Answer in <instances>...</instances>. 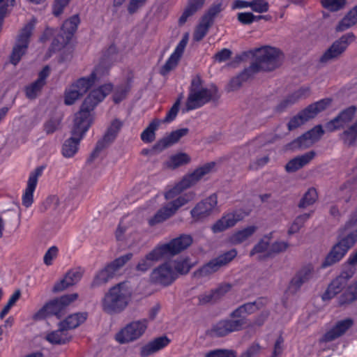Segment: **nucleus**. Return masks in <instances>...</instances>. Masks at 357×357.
<instances>
[{
  "mask_svg": "<svg viewBox=\"0 0 357 357\" xmlns=\"http://www.w3.org/2000/svg\"><path fill=\"white\" fill-rule=\"evenodd\" d=\"M123 125V122L117 119L112 121L102 138L98 141L94 150L87 159V162L92 163L100 152L114 141Z\"/></svg>",
  "mask_w": 357,
  "mask_h": 357,
  "instance_id": "15",
  "label": "nucleus"
},
{
  "mask_svg": "<svg viewBox=\"0 0 357 357\" xmlns=\"http://www.w3.org/2000/svg\"><path fill=\"white\" fill-rule=\"evenodd\" d=\"M353 323V320L349 318L337 322L331 330L324 334L321 341L325 342H331L342 336L352 326Z\"/></svg>",
  "mask_w": 357,
  "mask_h": 357,
  "instance_id": "28",
  "label": "nucleus"
},
{
  "mask_svg": "<svg viewBox=\"0 0 357 357\" xmlns=\"http://www.w3.org/2000/svg\"><path fill=\"white\" fill-rule=\"evenodd\" d=\"M62 115L55 114L48 119L43 125V130L47 135H51L61 127Z\"/></svg>",
  "mask_w": 357,
  "mask_h": 357,
  "instance_id": "46",
  "label": "nucleus"
},
{
  "mask_svg": "<svg viewBox=\"0 0 357 357\" xmlns=\"http://www.w3.org/2000/svg\"><path fill=\"white\" fill-rule=\"evenodd\" d=\"M246 324V319L230 317L215 324L211 329V333L215 337H224L233 332L241 331Z\"/></svg>",
  "mask_w": 357,
  "mask_h": 357,
  "instance_id": "17",
  "label": "nucleus"
},
{
  "mask_svg": "<svg viewBox=\"0 0 357 357\" xmlns=\"http://www.w3.org/2000/svg\"><path fill=\"white\" fill-rule=\"evenodd\" d=\"M78 297V294H71L61 296L47 303L36 314V319H43L47 315H54L60 319L66 312L68 305L75 301Z\"/></svg>",
  "mask_w": 357,
  "mask_h": 357,
  "instance_id": "9",
  "label": "nucleus"
},
{
  "mask_svg": "<svg viewBox=\"0 0 357 357\" xmlns=\"http://www.w3.org/2000/svg\"><path fill=\"white\" fill-rule=\"evenodd\" d=\"M188 41V33H186L179 43L177 45L174 52L166 61L160 70V73L163 75L167 74L169 71L173 70L178 64L184 50Z\"/></svg>",
  "mask_w": 357,
  "mask_h": 357,
  "instance_id": "24",
  "label": "nucleus"
},
{
  "mask_svg": "<svg viewBox=\"0 0 357 357\" xmlns=\"http://www.w3.org/2000/svg\"><path fill=\"white\" fill-rule=\"evenodd\" d=\"M84 274V270L80 267H76L69 270L64 278L57 282L52 288L54 293L62 291L67 288L76 284L81 280Z\"/></svg>",
  "mask_w": 357,
  "mask_h": 357,
  "instance_id": "23",
  "label": "nucleus"
},
{
  "mask_svg": "<svg viewBox=\"0 0 357 357\" xmlns=\"http://www.w3.org/2000/svg\"><path fill=\"white\" fill-rule=\"evenodd\" d=\"M131 89V79H128L124 84L119 85L113 95V100L116 103L122 101Z\"/></svg>",
  "mask_w": 357,
  "mask_h": 357,
  "instance_id": "53",
  "label": "nucleus"
},
{
  "mask_svg": "<svg viewBox=\"0 0 357 357\" xmlns=\"http://www.w3.org/2000/svg\"><path fill=\"white\" fill-rule=\"evenodd\" d=\"M173 268L178 275V274H187L190 271L191 266L189 260L184 259L175 261V265Z\"/></svg>",
  "mask_w": 357,
  "mask_h": 357,
  "instance_id": "62",
  "label": "nucleus"
},
{
  "mask_svg": "<svg viewBox=\"0 0 357 357\" xmlns=\"http://www.w3.org/2000/svg\"><path fill=\"white\" fill-rule=\"evenodd\" d=\"M181 97L178 98L177 100L172 105L171 109L167 112L164 119L160 120V123H170L176 117L179 111V107L181 103Z\"/></svg>",
  "mask_w": 357,
  "mask_h": 357,
  "instance_id": "60",
  "label": "nucleus"
},
{
  "mask_svg": "<svg viewBox=\"0 0 357 357\" xmlns=\"http://www.w3.org/2000/svg\"><path fill=\"white\" fill-rule=\"evenodd\" d=\"M132 292L126 282H120L111 287L102 299V309L109 314H119L128 305Z\"/></svg>",
  "mask_w": 357,
  "mask_h": 357,
  "instance_id": "3",
  "label": "nucleus"
},
{
  "mask_svg": "<svg viewBox=\"0 0 357 357\" xmlns=\"http://www.w3.org/2000/svg\"><path fill=\"white\" fill-rule=\"evenodd\" d=\"M107 69L102 65L96 66L89 77H83L72 84L65 91L64 102L71 105L84 95L93 85L96 81L100 79L107 73Z\"/></svg>",
  "mask_w": 357,
  "mask_h": 357,
  "instance_id": "5",
  "label": "nucleus"
},
{
  "mask_svg": "<svg viewBox=\"0 0 357 357\" xmlns=\"http://www.w3.org/2000/svg\"><path fill=\"white\" fill-rule=\"evenodd\" d=\"M315 278V271L312 264L302 266L289 282L288 291L290 294H296L301 287Z\"/></svg>",
  "mask_w": 357,
  "mask_h": 357,
  "instance_id": "20",
  "label": "nucleus"
},
{
  "mask_svg": "<svg viewBox=\"0 0 357 357\" xmlns=\"http://www.w3.org/2000/svg\"><path fill=\"white\" fill-rule=\"evenodd\" d=\"M22 56V33L17 36V41L9 56V62L13 66L17 65Z\"/></svg>",
  "mask_w": 357,
  "mask_h": 357,
  "instance_id": "47",
  "label": "nucleus"
},
{
  "mask_svg": "<svg viewBox=\"0 0 357 357\" xmlns=\"http://www.w3.org/2000/svg\"><path fill=\"white\" fill-rule=\"evenodd\" d=\"M60 206L59 198L56 195H49L40 206V211L53 215L58 211Z\"/></svg>",
  "mask_w": 357,
  "mask_h": 357,
  "instance_id": "43",
  "label": "nucleus"
},
{
  "mask_svg": "<svg viewBox=\"0 0 357 357\" xmlns=\"http://www.w3.org/2000/svg\"><path fill=\"white\" fill-rule=\"evenodd\" d=\"M356 38V36L352 32L342 35L324 51L320 56L319 62L321 64H326L338 60L344 54L349 45L355 41Z\"/></svg>",
  "mask_w": 357,
  "mask_h": 357,
  "instance_id": "8",
  "label": "nucleus"
},
{
  "mask_svg": "<svg viewBox=\"0 0 357 357\" xmlns=\"http://www.w3.org/2000/svg\"><path fill=\"white\" fill-rule=\"evenodd\" d=\"M38 20L32 17L29 21L24 26V51L28 47L31 37L33 36L34 30Z\"/></svg>",
  "mask_w": 357,
  "mask_h": 357,
  "instance_id": "50",
  "label": "nucleus"
},
{
  "mask_svg": "<svg viewBox=\"0 0 357 357\" xmlns=\"http://www.w3.org/2000/svg\"><path fill=\"white\" fill-rule=\"evenodd\" d=\"M177 278V274L172 264L166 261L152 270L149 275L150 282L156 285L167 287Z\"/></svg>",
  "mask_w": 357,
  "mask_h": 357,
  "instance_id": "16",
  "label": "nucleus"
},
{
  "mask_svg": "<svg viewBox=\"0 0 357 357\" xmlns=\"http://www.w3.org/2000/svg\"><path fill=\"white\" fill-rule=\"evenodd\" d=\"M189 132V129L187 128L178 129L172 132L169 135L160 139L153 146V149L157 151H162L165 149L177 143L179 139L187 135Z\"/></svg>",
  "mask_w": 357,
  "mask_h": 357,
  "instance_id": "29",
  "label": "nucleus"
},
{
  "mask_svg": "<svg viewBox=\"0 0 357 357\" xmlns=\"http://www.w3.org/2000/svg\"><path fill=\"white\" fill-rule=\"evenodd\" d=\"M324 131L321 125L314 126L311 130L305 132L307 135L308 139L312 142V144L319 141L321 136L324 135Z\"/></svg>",
  "mask_w": 357,
  "mask_h": 357,
  "instance_id": "63",
  "label": "nucleus"
},
{
  "mask_svg": "<svg viewBox=\"0 0 357 357\" xmlns=\"http://www.w3.org/2000/svg\"><path fill=\"white\" fill-rule=\"evenodd\" d=\"M132 253H127L107 264L96 275L91 282V287L94 288L107 283L115 275L119 269L132 259Z\"/></svg>",
  "mask_w": 357,
  "mask_h": 357,
  "instance_id": "13",
  "label": "nucleus"
},
{
  "mask_svg": "<svg viewBox=\"0 0 357 357\" xmlns=\"http://www.w3.org/2000/svg\"><path fill=\"white\" fill-rule=\"evenodd\" d=\"M79 22V17L77 15L70 17L68 20L64 22L61 29L65 34V38L66 39L64 42L65 43H68V40H70L72 36L76 31ZM62 37L64 38V36Z\"/></svg>",
  "mask_w": 357,
  "mask_h": 357,
  "instance_id": "44",
  "label": "nucleus"
},
{
  "mask_svg": "<svg viewBox=\"0 0 357 357\" xmlns=\"http://www.w3.org/2000/svg\"><path fill=\"white\" fill-rule=\"evenodd\" d=\"M192 243V238L189 234H181L167 243L159 245L165 258L173 257L187 249Z\"/></svg>",
  "mask_w": 357,
  "mask_h": 357,
  "instance_id": "19",
  "label": "nucleus"
},
{
  "mask_svg": "<svg viewBox=\"0 0 357 357\" xmlns=\"http://www.w3.org/2000/svg\"><path fill=\"white\" fill-rule=\"evenodd\" d=\"M224 9L222 3L215 2L202 17L199 24L193 33V40L199 42L207 34L210 27L213 24L216 16Z\"/></svg>",
  "mask_w": 357,
  "mask_h": 357,
  "instance_id": "12",
  "label": "nucleus"
},
{
  "mask_svg": "<svg viewBox=\"0 0 357 357\" xmlns=\"http://www.w3.org/2000/svg\"><path fill=\"white\" fill-rule=\"evenodd\" d=\"M340 231V234L336 243L347 252L357 242V229L344 231V227H342Z\"/></svg>",
  "mask_w": 357,
  "mask_h": 357,
  "instance_id": "33",
  "label": "nucleus"
},
{
  "mask_svg": "<svg viewBox=\"0 0 357 357\" xmlns=\"http://www.w3.org/2000/svg\"><path fill=\"white\" fill-rule=\"evenodd\" d=\"M312 144V142L308 139L307 135L305 132L301 136L289 143L287 146L291 150L304 149L311 146Z\"/></svg>",
  "mask_w": 357,
  "mask_h": 357,
  "instance_id": "56",
  "label": "nucleus"
},
{
  "mask_svg": "<svg viewBox=\"0 0 357 357\" xmlns=\"http://www.w3.org/2000/svg\"><path fill=\"white\" fill-rule=\"evenodd\" d=\"M315 155L316 153L314 151H310L301 155L294 158L286 164L284 167L286 172L292 173L298 171L309 164L314 158Z\"/></svg>",
  "mask_w": 357,
  "mask_h": 357,
  "instance_id": "30",
  "label": "nucleus"
},
{
  "mask_svg": "<svg viewBox=\"0 0 357 357\" xmlns=\"http://www.w3.org/2000/svg\"><path fill=\"white\" fill-rule=\"evenodd\" d=\"M309 87H302L294 91L293 93L282 100L275 107L278 112H282L288 107H291L299 100L306 98L310 95Z\"/></svg>",
  "mask_w": 357,
  "mask_h": 357,
  "instance_id": "27",
  "label": "nucleus"
},
{
  "mask_svg": "<svg viewBox=\"0 0 357 357\" xmlns=\"http://www.w3.org/2000/svg\"><path fill=\"white\" fill-rule=\"evenodd\" d=\"M220 98L216 86L209 88L203 86V80L199 75L192 79L189 94L186 101L188 111L199 108L210 101H215Z\"/></svg>",
  "mask_w": 357,
  "mask_h": 357,
  "instance_id": "4",
  "label": "nucleus"
},
{
  "mask_svg": "<svg viewBox=\"0 0 357 357\" xmlns=\"http://www.w3.org/2000/svg\"><path fill=\"white\" fill-rule=\"evenodd\" d=\"M318 195L314 188L308 189L301 199L298 206L301 208H305L312 205L317 199Z\"/></svg>",
  "mask_w": 357,
  "mask_h": 357,
  "instance_id": "55",
  "label": "nucleus"
},
{
  "mask_svg": "<svg viewBox=\"0 0 357 357\" xmlns=\"http://www.w3.org/2000/svg\"><path fill=\"white\" fill-rule=\"evenodd\" d=\"M321 3L331 11H337L344 6L346 0H322Z\"/></svg>",
  "mask_w": 357,
  "mask_h": 357,
  "instance_id": "59",
  "label": "nucleus"
},
{
  "mask_svg": "<svg viewBox=\"0 0 357 357\" xmlns=\"http://www.w3.org/2000/svg\"><path fill=\"white\" fill-rule=\"evenodd\" d=\"M261 351V347L258 342L252 343L239 357H258Z\"/></svg>",
  "mask_w": 357,
  "mask_h": 357,
  "instance_id": "61",
  "label": "nucleus"
},
{
  "mask_svg": "<svg viewBox=\"0 0 357 357\" xmlns=\"http://www.w3.org/2000/svg\"><path fill=\"white\" fill-rule=\"evenodd\" d=\"M357 24V5L351 9L339 22L335 30L342 32Z\"/></svg>",
  "mask_w": 357,
  "mask_h": 357,
  "instance_id": "40",
  "label": "nucleus"
},
{
  "mask_svg": "<svg viewBox=\"0 0 357 357\" xmlns=\"http://www.w3.org/2000/svg\"><path fill=\"white\" fill-rule=\"evenodd\" d=\"M165 258L163 253L158 245L139 261L136 266V270L145 273L153 266L154 263Z\"/></svg>",
  "mask_w": 357,
  "mask_h": 357,
  "instance_id": "25",
  "label": "nucleus"
},
{
  "mask_svg": "<svg viewBox=\"0 0 357 357\" xmlns=\"http://www.w3.org/2000/svg\"><path fill=\"white\" fill-rule=\"evenodd\" d=\"M255 61L237 76L233 77L229 84L230 91L238 89L243 82L260 71H272L280 66V51L270 46L255 48L249 51Z\"/></svg>",
  "mask_w": 357,
  "mask_h": 357,
  "instance_id": "2",
  "label": "nucleus"
},
{
  "mask_svg": "<svg viewBox=\"0 0 357 357\" xmlns=\"http://www.w3.org/2000/svg\"><path fill=\"white\" fill-rule=\"evenodd\" d=\"M288 248L289 243L287 242L275 241L270 245V248L268 252H266L264 257L271 258L276 255L285 252Z\"/></svg>",
  "mask_w": 357,
  "mask_h": 357,
  "instance_id": "54",
  "label": "nucleus"
},
{
  "mask_svg": "<svg viewBox=\"0 0 357 357\" xmlns=\"http://www.w3.org/2000/svg\"><path fill=\"white\" fill-rule=\"evenodd\" d=\"M217 204L218 197L215 194H213L198 202L190 211V215L193 221L195 222L204 221L212 213Z\"/></svg>",
  "mask_w": 357,
  "mask_h": 357,
  "instance_id": "18",
  "label": "nucleus"
},
{
  "mask_svg": "<svg viewBox=\"0 0 357 357\" xmlns=\"http://www.w3.org/2000/svg\"><path fill=\"white\" fill-rule=\"evenodd\" d=\"M236 255L237 251L235 249H231L212 259L193 273L194 278L200 279L211 275L218 272L222 267L227 266L236 257Z\"/></svg>",
  "mask_w": 357,
  "mask_h": 357,
  "instance_id": "10",
  "label": "nucleus"
},
{
  "mask_svg": "<svg viewBox=\"0 0 357 357\" xmlns=\"http://www.w3.org/2000/svg\"><path fill=\"white\" fill-rule=\"evenodd\" d=\"M236 255L237 251L235 249H231L212 259L193 273L194 278L200 279L211 275L218 272L222 267L227 266L236 257Z\"/></svg>",
  "mask_w": 357,
  "mask_h": 357,
  "instance_id": "11",
  "label": "nucleus"
},
{
  "mask_svg": "<svg viewBox=\"0 0 357 357\" xmlns=\"http://www.w3.org/2000/svg\"><path fill=\"white\" fill-rule=\"evenodd\" d=\"M87 317V312H77L69 315L66 319L61 321L59 324L61 325L63 328H65L68 331V330L78 327L86 320Z\"/></svg>",
  "mask_w": 357,
  "mask_h": 357,
  "instance_id": "38",
  "label": "nucleus"
},
{
  "mask_svg": "<svg viewBox=\"0 0 357 357\" xmlns=\"http://www.w3.org/2000/svg\"><path fill=\"white\" fill-rule=\"evenodd\" d=\"M111 84H104L92 90L82 102L79 111L75 114L72 136L62 146V154L65 158H71L78 151L79 142L93 122V111L112 91Z\"/></svg>",
  "mask_w": 357,
  "mask_h": 357,
  "instance_id": "1",
  "label": "nucleus"
},
{
  "mask_svg": "<svg viewBox=\"0 0 357 357\" xmlns=\"http://www.w3.org/2000/svg\"><path fill=\"white\" fill-rule=\"evenodd\" d=\"M160 124V120L158 119H153L147 128L142 132L141 139L144 142L151 143L155 139V130Z\"/></svg>",
  "mask_w": 357,
  "mask_h": 357,
  "instance_id": "48",
  "label": "nucleus"
},
{
  "mask_svg": "<svg viewBox=\"0 0 357 357\" xmlns=\"http://www.w3.org/2000/svg\"><path fill=\"white\" fill-rule=\"evenodd\" d=\"M257 229V227L254 225L247 227L233 234L230 241L233 244H240L252 236Z\"/></svg>",
  "mask_w": 357,
  "mask_h": 357,
  "instance_id": "45",
  "label": "nucleus"
},
{
  "mask_svg": "<svg viewBox=\"0 0 357 357\" xmlns=\"http://www.w3.org/2000/svg\"><path fill=\"white\" fill-rule=\"evenodd\" d=\"M346 254L345 250L335 243L326 256L321 267L325 268L339 262Z\"/></svg>",
  "mask_w": 357,
  "mask_h": 357,
  "instance_id": "37",
  "label": "nucleus"
},
{
  "mask_svg": "<svg viewBox=\"0 0 357 357\" xmlns=\"http://www.w3.org/2000/svg\"><path fill=\"white\" fill-rule=\"evenodd\" d=\"M205 357H237V352L233 349H216L206 353Z\"/></svg>",
  "mask_w": 357,
  "mask_h": 357,
  "instance_id": "57",
  "label": "nucleus"
},
{
  "mask_svg": "<svg viewBox=\"0 0 357 357\" xmlns=\"http://www.w3.org/2000/svg\"><path fill=\"white\" fill-rule=\"evenodd\" d=\"M195 198V193L192 191L188 192L187 193H185V194L178 197L174 200L169 202L168 205L170 206V208L172 209V211L174 212V213H176L179 208L185 205L189 202L193 200Z\"/></svg>",
  "mask_w": 357,
  "mask_h": 357,
  "instance_id": "49",
  "label": "nucleus"
},
{
  "mask_svg": "<svg viewBox=\"0 0 357 357\" xmlns=\"http://www.w3.org/2000/svg\"><path fill=\"white\" fill-rule=\"evenodd\" d=\"M190 161V157L185 153H181L172 155L169 160L167 162V166L171 169H176L180 166L186 165Z\"/></svg>",
  "mask_w": 357,
  "mask_h": 357,
  "instance_id": "51",
  "label": "nucleus"
},
{
  "mask_svg": "<svg viewBox=\"0 0 357 357\" xmlns=\"http://www.w3.org/2000/svg\"><path fill=\"white\" fill-rule=\"evenodd\" d=\"M43 170L44 167L39 166L30 173L26 188L24 192V207L29 208L33 204L34 202L33 192L36 190L38 178L42 176Z\"/></svg>",
  "mask_w": 357,
  "mask_h": 357,
  "instance_id": "22",
  "label": "nucleus"
},
{
  "mask_svg": "<svg viewBox=\"0 0 357 357\" xmlns=\"http://www.w3.org/2000/svg\"><path fill=\"white\" fill-rule=\"evenodd\" d=\"M310 213H303L297 216L289 229V233L298 231L304 225L305 222L310 218Z\"/></svg>",
  "mask_w": 357,
  "mask_h": 357,
  "instance_id": "58",
  "label": "nucleus"
},
{
  "mask_svg": "<svg viewBox=\"0 0 357 357\" xmlns=\"http://www.w3.org/2000/svg\"><path fill=\"white\" fill-rule=\"evenodd\" d=\"M170 342L167 336H160L155 338L140 348L139 354L142 357H147L163 349Z\"/></svg>",
  "mask_w": 357,
  "mask_h": 357,
  "instance_id": "31",
  "label": "nucleus"
},
{
  "mask_svg": "<svg viewBox=\"0 0 357 357\" xmlns=\"http://www.w3.org/2000/svg\"><path fill=\"white\" fill-rule=\"evenodd\" d=\"M238 20L243 24H250L253 22L262 18V16H255L252 13H239L237 15Z\"/></svg>",
  "mask_w": 357,
  "mask_h": 357,
  "instance_id": "64",
  "label": "nucleus"
},
{
  "mask_svg": "<svg viewBox=\"0 0 357 357\" xmlns=\"http://www.w3.org/2000/svg\"><path fill=\"white\" fill-rule=\"evenodd\" d=\"M242 219L241 214L238 213H229L223 215L212 227L214 233L221 232L228 228L234 227Z\"/></svg>",
  "mask_w": 357,
  "mask_h": 357,
  "instance_id": "32",
  "label": "nucleus"
},
{
  "mask_svg": "<svg viewBox=\"0 0 357 357\" xmlns=\"http://www.w3.org/2000/svg\"><path fill=\"white\" fill-rule=\"evenodd\" d=\"M262 306V303L259 301L246 303L241 305L230 314L231 318L245 319V315L255 312Z\"/></svg>",
  "mask_w": 357,
  "mask_h": 357,
  "instance_id": "35",
  "label": "nucleus"
},
{
  "mask_svg": "<svg viewBox=\"0 0 357 357\" xmlns=\"http://www.w3.org/2000/svg\"><path fill=\"white\" fill-rule=\"evenodd\" d=\"M214 166V162L206 163L197 168L192 173L185 175L179 183L165 194V199H172L183 190L196 185Z\"/></svg>",
  "mask_w": 357,
  "mask_h": 357,
  "instance_id": "6",
  "label": "nucleus"
},
{
  "mask_svg": "<svg viewBox=\"0 0 357 357\" xmlns=\"http://www.w3.org/2000/svg\"><path fill=\"white\" fill-rule=\"evenodd\" d=\"M214 166V162L206 163L197 168L192 173L185 175L179 183L165 194V199H172L183 190L196 185Z\"/></svg>",
  "mask_w": 357,
  "mask_h": 357,
  "instance_id": "7",
  "label": "nucleus"
},
{
  "mask_svg": "<svg viewBox=\"0 0 357 357\" xmlns=\"http://www.w3.org/2000/svg\"><path fill=\"white\" fill-rule=\"evenodd\" d=\"M356 112L357 107L354 105L342 109L335 118L326 124V128L329 132H334L349 126V123L354 119Z\"/></svg>",
  "mask_w": 357,
  "mask_h": 357,
  "instance_id": "21",
  "label": "nucleus"
},
{
  "mask_svg": "<svg viewBox=\"0 0 357 357\" xmlns=\"http://www.w3.org/2000/svg\"><path fill=\"white\" fill-rule=\"evenodd\" d=\"M272 238V234L265 235L259 242L253 247L250 252V256H254L256 254L268 252L270 248V241Z\"/></svg>",
  "mask_w": 357,
  "mask_h": 357,
  "instance_id": "52",
  "label": "nucleus"
},
{
  "mask_svg": "<svg viewBox=\"0 0 357 357\" xmlns=\"http://www.w3.org/2000/svg\"><path fill=\"white\" fill-rule=\"evenodd\" d=\"M49 73L50 68L48 66L44 67L39 73L38 79L26 87V96L29 99H35L40 94L42 89L45 84V79L48 77Z\"/></svg>",
  "mask_w": 357,
  "mask_h": 357,
  "instance_id": "26",
  "label": "nucleus"
},
{
  "mask_svg": "<svg viewBox=\"0 0 357 357\" xmlns=\"http://www.w3.org/2000/svg\"><path fill=\"white\" fill-rule=\"evenodd\" d=\"M346 285L345 280L343 277H337L328 287L322 296V299L324 301L331 300L340 293Z\"/></svg>",
  "mask_w": 357,
  "mask_h": 357,
  "instance_id": "41",
  "label": "nucleus"
},
{
  "mask_svg": "<svg viewBox=\"0 0 357 357\" xmlns=\"http://www.w3.org/2000/svg\"><path fill=\"white\" fill-rule=\"evenodd\" d=\"M71 337L69 335L68 331L61 327V325L59 324V329L54 331L46 336V340L52 344H63L69 342Z\"/></svg>",
  "mask_w": 357,
  "mask_h": 357,
  "instance_id": "42",
  "label": "nucleus"
},
{
  "mask_svg": "<svg viewBox=\"0 0 357 357\" xmlns=\"http://www.w3.org/2000/svg\"><path fill=\"white\" fill-rule=\"evenodd\" d=\"M174 214V212L167 204L160 208L153 216L148 219V224L150 227L155 226L168 220Z\"/></svg>",
  "mask_w": 357,
  "mask_h": 357,
  "instance_id": "39",
  "label": "nucleus"
},
{
  "mask_svg": "<svg viewBox=\"0 0 357 357\" xmlns=\"http://www.w3.org/2000/svg\"><path fill=\"white\" fill-rule=\"evenodd\" d=\"M339 139L346 147L350 148L357 145V119L340 133Z\"/></svg>",
  "mask_w": 357,
  "mask_h": 357,
  "instance_id": "34",
  "label": "nucleus"
},
{
  "mask_svg": "<svg viewBox=\"0 0 357 357\" xmlns=\"http://www.w3.org/2000/svg\"><path fill=\"white\" fill-rule=\"evenodd\" d=\"M205 1L206 0H188L187 6L178 19V24L183 26L188 17L194 15L203 8Z\"/></svg>",
  "mask_w": 357,
  "mask_h": 357,
  "instance_id": "36",
  "label": "nucleus"
},
{
  "mask_svg": "<svg viewBox=\"0 0 357 357\" xmlns=\"http://www.w3.org/2000/svg\"><path fill=\"white\" fill-rule=\"evenodd\" d=\"M148 326L146 319L132 321L126 324L116 333V340L121 344H126L140 338L145 333Z\"/></svg>",
  "mask_w": 357,
  "mask_h": 357,
  "instance_id": "14",
  "label": "nucleus"
}]
</instances>
